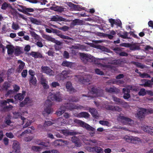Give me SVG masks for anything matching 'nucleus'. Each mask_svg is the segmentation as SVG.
Masks as SVG:
<instances>
[{
  "label": "nucleus",
  "instance_id": "c756f323",
  "mask_svg": "<svg viewBox=\"0 0 153 153\" xmlns=\"http://www.w3.org/2000/svg\"><path fill=\"white\" fill-rule=\"evenodd\" d=\"M140 141V138L136 137H133L132 136L131 143L134 144L139 143Z\"/></svg>",
  "mask_w": 153,
  "mask_h": 153
},
{
  "label": "nucleus",
  "instance_id": "5fc2aeb1",
  "mask_svg": "<svg viewBox=\"0 0 153 153\" xmlns=\"http://www.w3.org/2000/svg\"><path fill=\"white\" fill-rule=\"evenodd\" d=\"M12 28L14 30H17L19 28V27L18 24L13 23L12 25Z\"/></svg>",
  "mask_w": 153,
  "mask_h": 153
},
{
  "label": "nucleus",
  "instance_id": "f257e3e1",
  "mask_svg": "<svg viewBox=\"0 0 153 153\" xmlns=\"http://www.w3.org/2000/svg\"><path fill=\"white\" fill-rule=\"evenodd\" d=\"M83 108V107L81 105L75 106H74V105L72 103H68L65 104L64 106L61 107L60 110L56 113L57 115L58 116H60L64 113L65 110H71L74 109H81Z\"/></svg>",
  "mask_w": 153,
  "mask_h": 153
},
{
  "label": "nucleus",
  "instance_id": "aec40b11",
  "mask_svg": "<svg viewBox=\"0 0 153 153\" xmlns=\"http://www.w3.org/2000/svg\"><path fill=\"white\" fill-rule=\"evenodd\" d=\"M21 119L23 121V124H25L23 126L24 128H25L29 126L31 123V122L28 119L21 117Z\"/></svg>",
  "mask_w": 153,
  "mask_h": 153
},
{
  "label": "nucleus",
  "instance_id": "dca6fc26",
  "mask_svg": "<svg viewBox=\"0 0 153 153\" xmlns=\"http://www.w3.org/2000/svg\"><path fill=\"white\" fill-rule=\"evenodd\" d=\"M105 108L107 110L112 111H120L121 110V109L117 106L106 105L105 106Z\"/></svg>",
  "mask_w": 153,
  "mask_h": 153
},
{
  "label": "nucleus",
  "instance_id": "412c9836",
  "mask_svg": "<svg viewBox=\"0 0 153 153\" xmlns=\"http://www.w3.org/2000/svg\"><path fill=\"white\" fill-rule=\"evenodd\" d=\"M66 87L68 91L72 92L74 91V89L72 87L71 83L70 82H67L66 85Z\"/></svg>",
  "mask_w": 153,
  "mask_h": 153
},
{
  "label": "nucleus",
  "instance_id": "7ed1b4c3",
  "mask_svg": "<svg viewBox=\"0 0 153 153\" xmlns=\"http://www.w3.org/2000/svg\"><path fill=\"white\" fill-rule=\"evenodd\" d=\"M48 99H51V100H55L57 101L60 102L62 99V97L60 92L57 91L54 94H52L48 97Z\"/></svg>",
  "mask_w": 153,
  "mask_h": 153
},
{
  "label": "nucleus",
  "instance_id": "79ce46f5",
  "mask_svg": "<svg viewBox=\"0 0 153 153\" xmlns=\"http://www.w3.org/2000/svg\"><path fill=\"white\" fill-rule=\"evenodd\" d=\"M9 102H13V101L12 99H10L7 100H3L0 102V103L3 105H5L7 103H9Z\"/></svg>",
  "mask_w": 153,
  "mask_h": 153
},
{
  "label": "nucleus",
  "instance_id": "de8ad7c7",
  "mask_svg": "<svg viewBox=\"0 0 153 153\" xmlns=\"http://www.w3.org/2000/svg\"><path fill=\"white\" fill-rule=\"evenodd\" d=\"M22 53L19 48L18 47L14 49V53L16 55H18Z\"/></svg>",
  "mask_w": 153,
  "mask_h": 153
},
{
  "label": "nucleus",
  "instance_id": "f704fd0d",
  "mask_svg": "<svg viewBox=\"0 0 153 153\" xmlns=\"http://www.w3.org/2000/svg\"><path fill=\"white\" fill-rule=\"evenodd\" d=\"M123 77V75L122 74H120L118 75L116 77V82L117 84H122L123 82L121 80H118V79H121Z\"/></svg>",
  "mask_w": 153,
  "mask_h": 153
},
{
  "label": "nucleus",
  "instance_id": "a19ab883",
  "mask_svg": "<svg viewBox=\"0 0 153 153\" xmlns=\"http://www.w3.org/2000/svg\"><path fill=\"white\" fill-rule=\"evenodd\" d=\"M33 11L34 10L33 8L25 7L24 13L28 15L29 14V12H33Z\"/></svg>",
  "mask_w": 153,
  "mask_h": 153
},
{
  "label": "nucleus",
  "instance_id": "864d4df0",
  "mask_svg": "<svg viewBox=\"0 0 153 153\" xmlns=\"http://www.w3.org/2000/svg\"><path fill=\"white\" fill-rule=\"evenodd\" d=\"M132 136H126L124 137V139L126 141L128 142H131V141Z\"/></svg>",
  "mask_w": 153,
  "mask_h": 153
},
{
  "label": "nucleus",
  "instance_id": "4468645a",
  "mask_svg": "<svg viewBox=\"0 0 153 153\" xmlns=\"http://www.w3.org/2000/svg\"><path fill=\"white\" fill-rule=\"evenodd\" d=\"M113 99L116 104L118 105L121 104L123 105L124 107H126L127 105V104L126 102L121 101L120 99L116 97H113Z\"/></svg>",
  "mask_w": 153,
  "mask_h": 153
},
{
  "label": "nucleus",
  "instance_id": "4c0bfd02",
  "mask_svg": "<svg viewBox=\"0 0 153 153\" xmlns=\"http://www.w3.org/2000/svg\"><path fill=\"white\" fill-rule=\"evenodd\" d=\"M31 149L33 151L36 152L40 151L42 150V148L41 147L36 146H32Z\"/></svg>",
  "mask_w": 153,
  "mask_h": 153
},
{
  "label": "nucleus",
  "instance_id": "5701e85b",
  "mask_svg": "<svg viewBox=\"0 0 153 153\" xmlns=\"http://www.w3.org/2000/svg\"><path fill=\"white\" fill-rule=\"evenodd\" d=\"M123 91L124 93L123 97L125 99H128L130 97V95L129 94V89L123 88Z\"/></svg>",
  "mask_w": 153,
  "mask_h": 153
},
{
  "label": "nucleus",
  "instance_id": "f3484780",
  "mask_svg": "<svg viewBox=\"0 0 153 153\" xmlns=\"http://www.w3.org/2000/svg\"><path fill=\"white\" fill-rule=\"evenodd\" d=\"M25 92L23 91L22 94L19 93L16 95L14 97L15 99L16 100H22L24 98L25 96Z\"/></svg>",
  "mask_w": 153,
  "mask_h": 153
},
{
  "label": "nucleus",
  "instance_id": "774afa93",
  "mask_svg": "<svg viewBox=\"0 0 153 153\" xmlns=\"http://www.w3.org/2000/svg\"><path fill=\"white\" fill-rule=\"evenodd\" d=\"M52 124V123L50 121H45L44 123V126H49Z\"/></svg>",
  "mask_w": 153,
  "mask_h": 153
},
{
  "label": "nucleus",
  "instance_id": "ddd939ff",
  "mask_svg": "<svg viewBox=\"0 0 153 153\" xmlns=\"http://www.w3.org/2000/svg\"><path fill=\"white\" fill-rule=\"evenodd\" d=\"M40 82L43 88L45 89L49 88V86L48 85V82L46 79L44 77H42L40 80Z\"/></svg>",
  "mask_w": 153,
  "mask_h": 153
},
{
  "label": "nucleus",
  "instance_id": "a211bd4d",
  "mask_svg": "<svg viewBox=\"0 0 153 153\" xmlns=\"http://www.w3.org/2000/svg\"><path fill=\"white\" fill-rule=\"evenodd\" d=\"M151 127H148L146 126H144L142 127V129L145 131L150 133L153 134V129Z\"/></svg>",
  "mask_w": 153,
  "mask_h": 153
},
{
  "label": "nucleus",
  "instance_id": "6e6552de",
  "mask_svg": "<svg viewBox=\"0 0 153 153\" xmlns=\"http://www.w3.org/2000/svg\"><path fill=\"white\" fill-rule=\"evenodd\" d=\"M12 148L14 153H20V146L19 143L16 140L13 142Z\"/></svg>",
  "mask_w": 153,
  "mask_h": 153
},
{
  "label": "nucleus",
  "instance_id": "052dcab7",
  "mask_svg": "<svg viewBox=\"0 0 153 153\" xmlns=\"http://www.w3.org/2000/svg\"><path fill=\"white\" fill-rule=\"evenodd\" d=\"M118 35L120 36L123 38H126L127 36V32H125L124 33H118Z\"/></svg>",
  "mask_w": 153,
  "mask_h": 153
},
{
  "label": "nucleus",
  "instance_id": "e433bc0d",
  "mask_svg": "<svg viewBox=\"0 0 153 153\" xmlns=\"http://www.w3.org/2000/svg\"><path fill=\"white\" fill-rule=\"evenodd\" d=\"M10 85L7 82H5L4 85L3 86V87L0 88V90H7L10 86Z\"/></svg>",
  "mask_w": 153,
  "mask_h": 153
},
{
  "label": "nucleus",
  "instance_id": "7c9ffc66",
  "mask_svg": "<svg viewBox=\"0 0 153 153\" xmlns=\"http://www.w3.org/2000/svg\"><path fill=\"white\" fill-rule=\"evenodd\" d=\"M30 54L35 58L42 57V55L38 52H32L30 53Z\"/></svg>",
  "mask_w": 153,
  "mask_h": 153
},
{
  "label": "nucleus",
  "instance_id": "f03ea898",
  "mask_svg": "<svg viewBox=\"0 0 153 153\" xmlns=\"http://www.w3.org/2000/svg\"><path fill=\"white\" fill-rule=\"evenodd\" d=\"M80 58L83 61H88L93 62L95 61V58L90 54L80 53Z\"/></svg>",
  "mask_w": 153,
  "mask_h": 153
},
{
  "label": "nucleus",
  "instance_id": "e2e57ef3",
  "mask_svg": "<svg viewBox=\"0 0 153 153\" xmlns=\"http://www.w3.org/2000/svg\"><path fill=\"white\" fill-rule=\"evenodd\" d=\"M47 54L50 56H53L54 52L53 51L52 49L51 48L50 50L47 53Z\"/></svg>",
  "mask_w": 153,
  "mask_h": 153
},
{
  "label": "nucleus",
  "instance_id": "69168bd1",
  "mask_svg": "<svg viewBox=\"0 0 153 153\" xmlns=\"http://www.w3.org/2000/svg\"><path fill=\"white\" fill-rule=\"evenodd\" d=\"M6 136L10 138H12L14 136L11 133H7L6 134Z\"/></svg>",
  "mask_w": 153,
  "mask_h": 153
},
{
  "label": "nucleus",
  "instance_id": "37998d69",
  "mask_svg": "<svg viewBox=\"0 0 153 153\" xmlns=\"http://www.w3.org/2000/svg\"><path fill=\"white\" fill-rule=\"evenodd\" d=\"M52 9L54 10L58 11L59 12H61L64 10L63 8L59 6H56L55 7H52Z\"/></svg>",
  "mask_w": 153,
  "mask_h": 153
},
{
  "label": "nucleus",
  "instance_id": "393cba45",
  "mask_svg": "<svg viewBox=\"0 0 153 153\" xmlns=\"http://www.w3.org/2000/svg\"><path fill=\"white\" fill-rule=\"evenodd\" d=\"M37 80L34 76L31 77L29 80V84L30 86H35L36 85Z\"/></svg>",
  "mask_w": 153,
  "mask_h": 153
},
{
  "label": "nucleus",
  "instance_id": "c03bdc74",
  "mask_svg": "<svg viewBox=\"0 0 153 153\" xmlns=\"http://www.w3.org/2000/svg\"><path fill=\"white\" fill-rule=\"evenodd\" d=\"M42 153H59V152L56 150L53 149L51 150L44 151L42 152Z\"/></svg>",
  "mask_w": 153,
  "mask_h": 153
},
{
  "label": "nucleus",
  "instance_id": "bf43d9fd",
  "mask_svg": "<svg viewBox=\"0 0 153 153\" xmlns=\"http://www.w3.org/2000/svg\"><path fill=\"white\" fill-rule=\"evenodd\" d=\"M79 46H73L72 48V53L74 54H75L76 53H75L76 51H75L74 50V49H79Z\"/></svg>",
  "mask_w": 153,
  "mask_h": 153
},
{
  "label": "nucleus",
  "instance_id": "c9c22d12",
  "mask_svg": "<svg viewBox=\"0 0 153 153\" xmlns=\"http://www.w3.org/2000/svg\"><path fill=\"white\" fill-rule=\"evenodd\" d=\"M139 76L142 78H150V76L146 73H141L140 72H139Z\"/></svg>",
  "mask_w": 153,
  "mask_h": 153
},
{
  "label": "nucleus",
  "instance_id": "473e14b6",
  "mask_svg": "<svg viewBox=\"0 0 153 153\" xmlns=\"http://www.w3.org/2000/svg\"><path fill=\"white\" fill-rule=\"evenodd\" d=\"M42 37L44 39H45L48 41L52 42L53 41L54 38L48 35H47L45 34H42Z\"/></svg>",
  "mask_w": 153,
  "mask_h": 153
},
{
  "label": "nucleus",
  "instance_id": "bb28decb",
  "mask_svg": "<svg viewBox=\"0 0 153 153\" xmlns=\"http://www.w3.org/2000/svg\"><path fill=\"white\" fill-rule=\"evenodd\" d=\"M89 112L94 117H95V118L98 117L99 115L96 109L93 108H91L89 109Z\"/></svg>",
  "mask_w": 153,
  "mask_h": 153
},
{
  "label": "nucleus",
  "instance_id": "cd10ccee",
  "mask_svg": "<svg viewBox=\"0 0 153 153\" xmlns=\"http://www.w3.org/2000/svg\"><path fill=\"white\" fill-rule=\"evenodd\" d=\"M82 78L81 76H76L75 79L76 81H78L80 82H81L82 83H84L85 82H88L90 81V79H83V80L82 79Z\"/></svg>",
  "mask_w": 153,
  "mask_h": 153
},
{
  "label": "nucleus",
  "instance_id": "20e7f679",
  "mask_svg": "<svg viewBox=\"0 0 153 153\" xmlns=\"http://www.w3.org/2000/svg\"><path fill=\"white\" fill-rule=\"evenodd\" d=\"M117 120L121 121L125 125L129 124L132 125L134 123V121L133 120L126 117L121 116H120L117 118Z\"/></svg>",
  "mask_w": 153,
  "mask_h": 153
},
{
  "label": "nucleus",
  "instance_id": "338daca9",
  "mask_svg": "<svg viewBox=\"0 0 153 153\" xmlns=\"http://www.w3.org/2000/svg\"><path fill=\"white\" fill-rule=\"evenodd\" d=\"M8 6V4L6 2H4L2 4L1 8L3 10H5L7 8Z\"/></svg>",
  "mask_w": 153,
  "mask_h": 153
},
{
  "label": "nucleus",
  "instance_id": "603ef678",
  "mask_svg": "<svg viewBox=\"0 0 153 153\" xmlns=\"http://www.w3.org/2000/svg\"><path fill=\"white\" fill-rule=\"evenodd\" d=\"M53 88H56L60 86L59 84L57 82H53L50 85Z\"/></svg>",
  "mask_w": 153,
  "mask_h": 153
},
{
  "label": "nucleus",
  "instance_id": "a18cd8bd",
  "mask_svg": "<svg viewBox=\"0 0 153 153\" xmlns=\"http://www.w3.org/2000/svg\"><path fill=\"white\" fill-rule=\"evenodd\" d=\"M26 104L30 105L33 102L32 100L28 97L26 98L24 100Z\"/></svg>",
  "mask_w": 153,
  "mask_h": 153
},
{
  "label": "nucleus",
  "instance_id": "13d9d810",
  "mask_svg": "<svg viewBox=\"0 0 153 153\" xmlns=\"http://www.w3.org/2000/svg\"><path fill=\"white\" fill-rule=\"evenodd\" d=\"M61 146H65L68 145L69 142L67 141H63L60 140Z\"/></svg>",
  "mask_w": 153,
  "mask_h": 153
},
{
  "label": "nucleus",
  "instance_id": "9b49d317",
  "mask_svg": "<svg viewBox=\"0 0 153 153\" xmlns=\"http://www.w3.org/2000/svg\"><path fill=\"white\" fill-rule=\"evenodd\" d=\"M147 111L146 109L141 108L139 112L135 114V116L138 118H142L145 116Z\"/></svg>",
  "mask_w": 153,
  "mask_h": 153
},
{
  "label": "nucleus",
  "instance_id": "423d86ee",
  "mask_svg": "<svg viewBox=\"0 0 153 153\" xmlns=\"http://www.w3.org/2000/svg\"><path fill=\"white\" fill-rule=\"evenodd\" d=\"M52 103L50 100H47L46 101L45 104V110L47 113L49 114L53 111L50 106L52 105Z\"/></svg>",
  "mask_w": 153,
  "mask_h": 153
},
{
  "label": "nucleus",
  "instance_id": "ea45409f",
  "mask_svg": "<svg viewBox=\"0 0 153 153\" xmlns=\"http://www.w3.org/2000/svg\"><path fill=\"white\" fill-rule=\"evenodd\" d=\"M138 94L140 96H143L146 94V91L144 88H141L139 91Z\"/></svg>",
  "mask_w": 153,
  "mask_h": 153
},
{
  "label": "nucleus",
  "instance_id": "c85d7f7f",
  "mask_svg": "<svg viewBox=\"0 0 153 153\" xmlns=\"http://www.w3.org/2000/svg\"><path fill=\"white\" fill-rule=\"evenodd\" d=\"M7 47L8 49V53L9 54H12L14 50V47L11 45H8L7 46Z\"/></svg>",
  "mask_w": 153,
  "mask_h": 153
},
{
  "label": "nucleus",
  "instance_id": "09e8293b",
  "mask_svg": "<svg viewBox=\"0 0 153 153\" xmlns=\"http://www.w3.org/2000/svg\"><path fill=\"white\" fill-rule=\"evenodd\" d=\"M67 4L71 8L73 9H76L77 6L74 4L72 3L71 2H67Z\"/></svg>",
  "mask_w": 153,
  "mask_h": 153
},
{
  "label": "nucleus",
  "instance_id": "2f4dec72",
  "mask_svg": "<svg viewBox=\"0 0 153 153\" xmlns=\"http://www.w3.org/2000/svg\"><path fill=\"white\" fill-rule=\"evenodd\" d=\"M74 64L67 61H64L62 63V65L71 68Z\"/></svg>",
  "mask_w": 153,
  "mask_h": 153
},
{
  "label": "nucleus",
  "instance_id": "a878e982",
  "mask_svg": "<svg viewBox=\"0 0 153 153\" xmlns=\"http://www.w3.org/2000/svg\"><path fill=\"white\" fill-rule=\"evenodd\" d=\"M70 71H64L61 73V75H63V76L60 77L59 80H63L66 78L68 76V75L70 73Z\"/></svg>",
  "mask_w": 153,
  "mask_h": 153
},
{
  "label": "nucleus",
  "instance_id": "f8f14e48",
  "mask_svg": "<svg viewBox=\"0 0 153 153\" xmlns=\"http://www.w3.org/2000/svg\"><path fill=\"white\" fill-rule=\"evenodd\" d=\"M13 90H10L9 91L7 94V96L10 94H14L15 92H16L18 91L20 89V87L18 85H13Z\"/></svg>",
  "mask_w": 153,
  "mask_h": 153
},
{
  "label": "nucleus",
  "instance_id": "2eb2a0df",
  "mask_svg": "<svg viewBox=\"0 0 153 153\" xmlns=\"http://www.w3.org/2000/svg\"><path fill=\"white\" fill-rule=\"evenodd\" d=\"M51 21H66V19L62 17L56 15L53 16L51 19Z\"/></svg>",
  "mask_w": 153,
  "mask_h": 153
},
{
  "label": "nucleus",
  "instance_id": "680f3d73",
  "mask_svg": "<svg viewBox=\"0 0 153 153\" xmlns=\"http://www.w3.org/2000/svg\"><path fill=\"white\" fill-rule=\"evenodd\" d=\"M9 140V139L6 137H5L4 138L3 142L5 146H7L8 145Z\"/></svg>",
  "mask_w": 153,
  "mask_h": 153
},
{
  "label": "nucleus",
  "instance_id": "49530a36",
  "mask_svg": "<svg viewBox=\"0 0 153 153\" xmlns=\"http://www.w3.org/2000/svg\"><path fill=\"white\" fill-rule=\"evenodd\" d=\"M17 8L18 10L24 13L25 7L19 5L17 7Z\"/></svg>",
  "mask_w": 153,
  "mask_h": 153
},
{
  "label": "nucleus",
  "instance_id": "b1692460",
  "mask_svg": "<svg viewBox=\"0 0 153 153\" xmlns=\"http://www.w3.org/2000/svg\"><path fill=\"white\" fill-rule=\"evenodd\" d=\"M18 64L19 65V66L17 69V71L18 72H20L24 68L25 65V64L23 62L20 60L18 61Z\"/></svg>",
  "mask_w": 153,
  "mask_h": 153
},
{
  "label": "nucleus",
  "instance_id": "1a4fd4ad",
  "mask_svg": "<svg viewBox=\"0 0 153 153\" xmlns=\"http://www.w3.org/2000/svg\"><path fill=\"white\" fill-rule=\"evenodd\" d=\"M42 71L50 76H53L54 73L53 71L49 67L46 66H42Z\"/></svg>",
  "mask_w": 153,
  "mask_h": 153
},
{
  "label": "nucleus",
  "instance_id": "4d7b16f0",
  "mask_svg": "<svg viewBox=\"0 0 153 153\" xmlns=\"http://www.w3.org/2000/svg\"><path fill=\"white\" fill-rule=\"evenodd\" d=\"M31 128H28L27 130H25L24 132H22L21 135V136H22L25 134L29 133L31 132L32 131L31 130Z\"/></svg>",
  "mask_w": 153,
  "mask_h": 153
},
{
  "label": "nucleus",
  "instance_id": "58836bf2",
  "mask_svg": "<svg viewBox=\"0 0 153 153\" xmlns=\"http://www.w3.org/2000/svg\"><path fill=\"white\" fill-rule=\"evenodd\" d=\"M60 133H62L64 135H66L67 134H75V133H71V132H68L67 130H61L60 131Z\"/></svg>",
  "mask_w": 153,
  "mask_h": 153
},
{
  "label": "nucleus",
  "instance_id": "0eeeda50",
  "mask_svg": "<svg viewBox=\"0 0 153 153\" xmlns=\"http://www.w3.org/2000/svg\"><path fill=\"white\" fill-rule=\"evenodd\" d=\"M86 149L89 152H96L97 153H103V149L97 146L92 148L88 147L86 148Z\"/></svg>",
  "mask_w": 153,
  "mask_h": 153
},
{
  "label": "nucleus",
  "instance_id": "9d476101",
  "mask_svg": "<svg viewBox=\"0 0 153 153\" xmlns=\"http://www.w3.org/2000/svg\"><path fill=\"white\" fill-rule=\"evenodd\" d=\"M122 46L127 47H129L132 50H135L140 49L139 45L137 43H134L132 44H123Z\"/></svg>",
  "mask_w": 153,
  "mask_h": 153
},
{
  "label": "nucleus",
  "instance_id": "8fccbe9b",
  "mask_svg": "<svg viewBox=\"0 0 153 153\" xmlns=\"http://www.w3.org/2000/svg\"><path fill=\"white\" fill-rule=\"evenodd\" d=\"M37 144L39 145L45 147H48L49 146V142L45 143L43 141H41L40 143H37Z\"/></svg>",
  "mask_w": 153,
  "mask_h": 153
},
{
  "label": "nucleus",
  "instance_id": "0e129e2a",
  "mask_svg": "<svg viewBox=\"0 0 153 153\" xmlns=\"http://www.w3.org/2000/svg\"><path fill=\"white\" fill-rule=\"evenodd\" d=\"M27 70H24L22 73V76L23 77H26L27 74Z\"/></svg>",
  "mask_w": 153,
  "mask_h": 153
},
{
  "label": "nucleus",
  "instance_id": "6e6d98bb",
  "mask_svg": "<svg viewBox=\"0 0 153 153\" xmlns=\"http://www.w3.org/2000/svg\"><path fill=\"white\" fill-rule=\"evenodd\" d=\"M60 140H55L53 142V145L55 146H61Z\"/></svg>",
  "mask_w": 153,
  "mask_h": 153
},
{
  "label": "nucleus",
  "instance_id": "39448f33",
  "mask_svg": "<svg viewBox=\"0 0 153 153\" xmlns=\"http://www.w3.org/2000/svg\"><path fill=\"white\" fill-rule=\"evenodd\" d=\"M74 121L75 122L80 125L82 127L86 128L88 130L94 131L95 129L94 128L90 126L89 125L81 120H75Z\"/></svg>",
  "mask_w": 153,
  "mask_h": 153
},
{
  "label": "nucleus",
  "instance_id": "72a5a7b5",
  "mask_svg": "<svg viewBox=\"0 0 153 153\" xmlns=\"http://www.w3.org/2000/svg\"><path fill=\"white\" fill-rule=\"evenodd\" d=\"M153 85L152 82L150 80H146L144 84H140L142 86H144L145 87H151Z\"/></svg>",
  "mask_w": 153,
  "mask_h": 153
},
{
  "label": "nucleus",
  "instance_id": "4be33fe9",
  "mask_svg": "<svg viewBox=\"0 0 153 153\" xmlns=\"http://www.w3.org/2000/svg\"><path fill=\"white\" fill-rule=\"evenodd\" d=\"M75 116L77 117H85L87 118L89 117V114L87 113L86 112H82L78 114L74 115Z\"/></svg>",
  "mask_w": 153,
  "mask_h": 153
},
{
  "label": "nucleus",
  "instance_id": "3c124183",
  "mask_svg": "<svg viewBox=\"0 0 153 153\" xmlns=\"http://www.w3.org/2000/svg\"><path fill=\"white\" fill-rule=\"evenodd\" d=\"M99 123L100 124L103 126H109L110 125L109 123L106 121H100Z\"/></svg>",
  "mask_w": 153,
  "mask_h": 153
},
{
  "label": "nucleus",
  "instance_id": "6ab92c4d",
  "mask_svg": "<svg viewBox=\"0 0 153 153\" xmlns=\"http://www.w3.org/2000/svg\"><path fill=\"white\" fill-rule=\"evenodd\" d=\"M72 141L75 143V145L77 147H80L81 146V143L79 139L76 137L74 136L72 137Z\"/></svg>",
  "mask_w": 153,
  "mask_h": 153
}]
</instances>
